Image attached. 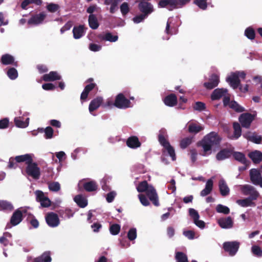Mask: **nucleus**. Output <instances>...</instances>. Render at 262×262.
Instances as JSON below:
<instances>
[{"label": "nucleus", "instance_id": "obj_1", "mask_svg": "<svg viewBox=\"0 0 262 262\" xmlns=\"http://www.w3.org/2000/svg\"><path fill=\"white\" fill-rule=\"evenodd\" d=\"M222 138L215 132H211L204 137L198 143V145L203 148V156H207L211 154L212 151L215 152L220 148Z\"/></svg>", "mask_w": 262, "mask_h": 262}, {"label": "nucleus", "instance_id": "obj_2", "mask_svg": "<svg viewBox=\"0 0 262 262\" xmlns=\"http://www.w3.org/2000/svg\"><path fill=\"white\" fill-rule=\"evenodd\" d=\"M139 192H145L150 201L156 206L160 205L158 194L155 188L151 185H149L146 181L140 182L137 187Z\"/></svg>", "mask_w": 262, "mask_h": 262}, {"label": "nucleus", "instance_id": "obj_3", "mask_svg": "<svg viewBox=\"0 0 262 262\" xmlns=\"http://www.w3.org/2000/svg\"><path fill=\"white\" fill-rule=\"evenodd\" d=\"M130 101L126 98L122 93L118 94L115 98L114 103L112 101H108L107 102L108 106L114 105L115 107L120 109H125L131 106Z\"/></svg>", "mask_w": 262, "mask_h": 262}, {"label": "nucleus", "instance_id": "obj_4", "mask_svg": "<svg viewBox=\"0 0 262 262\" xmlns=\"http://www.w3.org/2000/svg\"><path fill=\"white\" fill-rule=\"evenodd\" d=\"M25 171L28 176L31 177L35 180L39 179L40 176V168L36 162L33 161L27 165Z\"/></svg>", "mask_w": 262, "mask_h": 262}, {"label": "nucleus", "instance_id": "obj_5", "mask_svg": "<svg viewBox=\"0 0 262 262\" xmlns=\"http://www.w3.org/2000/svg\"><path fill=\"white\" fill-rule=\"evenodd\" d=\"M241 191L243 194L249 195L252 200H256L259 196V192L253 186L246 184L241 186Z\"/></svg>", "mask_w": 262, "mask_h": 262}, {"label": "nucleus", "instance_id": "obj_6", "mask_svg": "<svg viewBox=\"0 0 262 262\" xmlns=\"http://www.w3.org/2000/svg\"><path fill=\"white\" fill-rule=\"evenodd\" d=\"M78 187L79 190L81 191L83 189L87 192L95 191L98 188V185L95 181L85 182L84 179L79 181Z\"/></svg>", "mask_w": 262, "mask_h": 262}, {"label": "nucleus", "instance_id": "obj_7", "mask_svg": "<svg viewBox=\"0 0 262 262\" xmlns=\"http://www.w3.org/2000/svg\"><path fill=\"white\" fill-rule=\"evenodd\" d=\"M239 243L237 241L226 242L223 244V249L230 256L235 255L239 248Z\"/></svg>", "mask_w": 262, "mask_h": 262}, {"label": "nucleus", "instance_id": "obj_8", "mask_svg": "<svg viewBox=\"0 0 262 262\" xmlns=\"http://www.w3.org/2000/svg\"><path fill=\"white\" fill-rule=\"evenodd\" d=\"M255 119V115L249 113L242 114L238 118L242 127L249 128L251 124Z\"/></svg>", "mask_w": 262, "mask_h": 262}, {"label": "nucleus", "instance_id": "obj_9", "mask_svg": "<svg viewBox=\"0 0 262 262\" xmlns=\"http://www.w3.org/2000/svg\"><path fill=\"white\" fill-rule=\"evenodd\" d=\"M45 219L47 225L52 228L57 227L60 224L58 215L53 212L48 213L45 216Z\"/></svg>", "mask_w": 262, "mask_h": 262}, {"label": "nucleus", "instance_id": "obj_10", "mask_svg": "<svg viewBox=\"0 0 262 262\" xmlns=\"http://www.w3.org/2000/svg\"><path fill=\"white\" fill-rule=\"evenodd\" d=\"M27 212L26 209L22 211L20 209H16L12 214L10 223L12 226L18 225L23 220V213Z\"/></svg>", "mask_w": 262, "mask_h": 262}, {"label": "nucleus", "instance_id": "obj_11", "mask_svg": "<svg viewBox=\"0 0 262 262\" xmlns=\"http://www.w3.org/2000/svg\"><path fill=\"white\" fill-rule=\"evenodd\" d=\"M146 0H141L138 5L139 10L144 14L148 16L154 11V8L151 3Z\"/></svg>", "mask_w": 262, "mask_h": 262}, {"label": "nucleus", "instance_id": "obj_12", "mask_svg": "<svg viewBox=\"0 0 262 262\" xmlns=\"http://www.w3.org/2000/svg\"><path fill=\"white\" fill-rule=\"evenodd\" d=\"M220 82V77L216 74H212L209 78V81L204 83L203 86L207 90H212L216 87Z\"/></svg>", "mask_w": 262, "mask_h": 262}, {"label": "nucleus", "instance_id": "obj_13", "mask_svg": "<svg viewBox=\"0 0 262 262\" xmlns=\"http://www.w3.org/2000/svg\"><path fill=\"white\" fill-rule=\"evenodd\" d=\"M243 137L248 141L257 144H260L262 141V137L258 135L256 132H248L243 134Z\"/></svg>", "mask_w": 262, "mask_h": 262}, {"label": "nucleus", "instance_id": "obj_14", "mask_svg": "<svg viewBox=\"0 0 262 262\" xmlns=\"http://www.w3.org/2000/svg\"><path fill=\"white\" fill-rule=\"evenodd\" d=\"M250 178L251 182L255 185H258L260 181L262 180V177L260 171L255 168L251 169L250 170Z\"/></svg>", "mask_w": 262, "mask_h": 262}, {"label": "nucleus", "instance_id": "obj_15", "mask_svg": "<svg viewBox=\"0 0 262 262\" xmlns=\"http://www.w3.org/2000/svg\"><path fill=\"white\" fill-rule=\"evenodd\" d=\"M233 152V149L230 148H225L221 149L216 155V159L218 161H222L230 157Z\"/></svg>", "mask_w": 262, "mask_h": 262}, {"label": "nucleus", "instance_id": "obj_16", "mask_svg": "<svg viewBox=\"0 0 262 262\" xmlns=\"http://www.w3.org/2000/svg\"><path fill=\"white\" fill-rule=\"evenodd\" d=\"M219 226L224 229L231 228L233 226V221L230 216L220 218L217 220Z\"/></svg>", "mask_w": 262, "mask_h": 262}, {"label": "nucleus", "instance_id": "obj_17", "mask_svg": "<svg viewBox=\"0 0 262 262\" xmlns=\"http://www.w3.org/2000/svg\"><path fill=\"white\" fill-rule=\"evenodd\" d=\"M226 81L229 83L233 89H236L240 86L241 81L236 73H232L226 78Z\"/></svg>", "mask_w": 262, "mask_h": 262}, {"label": "nucleus", "instance_id": "obj_18", "mask_svg": "<svg viewBox=\"0 0 262 262\" xmlns=\"http://www.w3.org/2000/svg\"><path fill=\"white\" fill-rule=\"evenodd\" d=\"M1 62L4 65L13 64L15 67L18 66L17 61H15L14 57L9 54L3 55L1 58Z\"/></svg>", "mask_w": 262, "mask_h": 262}, {"label": "nucleus", "instance_id": "obj_19", "mask_svg": "<svg viewBox=\"0 0 262 262\" xmlns=\"http://www.w3.org/2000/svg\"><path fill=\"white\" fill-rule=\"evenodd\" d=\"M46 17V15L43 13L32 16L28 21L29 25H38L41 24Z\"/></svg>", "mask_w": 262, "mask_h": 262}, {"label": "nucleus", "instance_id": "obj_20", "mask_svg": "<svg viewBox=\"0 0 262 262\" xmlns=\"http://www.w3.org/2000/svg\"><path fill=\"white\" fill-rule=\"evenodd\" d=\"M164 104L169 107H173L177 105L178 99L174 94H170L166 96L163 99Z\"/></svg>", "mask_w": 262, "mask_h": 262}, {"label": "nucleus", "instance_id": "obj_21", "mask_svg": "<svg viewBox=\"0 0 262 262\" xmlns=\"http://www.w3.org/2000/svg\"><path fill=\"white\" fill-rule=\"evenodd\" d=\"M128 147L131 148H137L141 145V142L139 141L137 136H133L129 137L126 142Z\"/></svg>", "mask_w": 262, "mask_h": 262}, {"label": "nucleus", "instance_id": "obj_22", "mask_svg": "<svg viewBox=\"0 0 262 262\" xmlns=\"http://www.w3.org/2000/svg\"><path fill=\"white\" fill-rule=\"evenodd\" d=\"M228 92L226 89H216L212 93L211 95V99L212 100H217L221 98L224 96Z\"/></svg>", "mask_w": 262, "mask_h": 262}, {"label": "nucleus", "instance_id": "obj_23", "mask_svg": "<svg viewBox=\"0 0 262 262\" xmlns=\"http://www.w3.org/2000/svg\"><path fill=\"white\" fill-rule=\"evenodd\" d=\"M95 87H97V84L95 83H91L87 84L80 96V100L81 101H85L88 97L89 93L92 91Z\"/></svg>", "mask_w": 262, "mask_h": 262}, {"label": "nucleus", "instance_id": "obj_24", "mask_svg": "<svg viewBox=\"0 0 262 262\" xmlns=\"http://www.w3.org/2000/svg\"><path fill=\"white\" fill-rule=\"evenodd\" d=\"M42 80L45 81H54L60 80L61 77L56 71H51L49 74H44L42 76Z\"/></svg>", "mask_w": 262, "mask_h": 262}, {"label": "nucleus", "instance_id": "obj_25", "mask_svg": "<svg viewBox=\"0 0 262 262\" xmlns=\"http://www.w3.org/2000/svg\"><path fill=\"white\" fill-rule=\"evenodd\" d=\"M102 101L103 99L101 97H97L96 98L93 99L91 101L89 106L90 112L92 113L93 111L98 108L102 103Z\"/></svg>", "mask_w": 262, "mask_h": 262}, {"label": "nucleus", "instance_id": "obj_26", "mask_svg": "<svg viewBox=\"0 0 262 262\" xmlns=\"http://www.w3.org/2000/svg\"><path fill=\"white\" fill-rule=\"evenodd\" d=\"M219 187L221 194L223 196H226L229 194L230 189L224 179H221L219 182Z\"/></svg>", "mask_w": 262, "mask_h": 262}, {"label": "nucleus", "instance_id": "obj_27", "mask_svg": "<svg viewBox=\"0 0 262 262\" xmlns=\"http://www.w3.org/2000/svg\"><path fill=\"white\" fill-rule=\"evenodd\" d=\"M248 156L255 164L259 163L262 161V152L259 150H255L250 152Z\"/></svg>", "mask_w": 262, "mask_h": 262}, {"label": "nucleus", "instance_id": "obj_28", "mask_svg": "<svg viewBox=\"0 0 262 262\" xmlns=\"http://www.w3.org/2000/svg\"><path fill=\"white\" fill-rule=\"evenodd\" d=\"M15 161L17 163L25 162L27 165L31 162L33 161V157L32 154H25L23 155L17 156L15 157Z\"/></svg>", "mask_w": 262, "mask_h": 262}, {"label": "nucleus", "instance_id": "obj_29", "mask_svg": "<svg viewBox=\"0 0 262 262\" xmlns=\"http://www.w3.org/2000/svg\"><path fill=\"white\" fill-rule=\"evenodd\" d=\"M213 185V180L211 179L208 180L206 183L205 187L201 191L200 195L202 196H205L210 194L212 190Z\"/></svg>", "mask_w": 262, "mask_h": 262}, {"label": "nucleus", "instance_id": "obj_30", "mask_svg": "<svg viewBox=\"0 0 262 262\" xmlns=\"http://www.w3.org/2000/svg\"><path fill=\"white\" fill-rule=\"evenodd\" d=\"M52 258L50 251H45L40 256L35 258L33 262H51Z\"/></svg>", "mask_w": 262, "mask_h": 262}, {"label": "nucleus", "instance_id": "obj_31", "mask_svg": "<svg viewBox=\"0 0 262 262\" xmlns=\"http://www.w3.org/2000/svg\"><path fill=\"white\" fill-rule=\"evenodd\" d=\"M52 258L50 251H45L40 256L35 258L33 262H51Z\"/></svg>", "mask_w": 262, "mask_h": 262}, {"label": "nucleus", "instance_id": "obj_32", "mask_svg": "<svg viewBox=\"0 0 262 262\" xmlns=\"http://www.w3.org/2000/svg\"><path fill=\"white\" fill-rule=\"evenodd\" d=\"M74 200L80 208H84L88 205L86 199L81 194L76 195L74 198Z\"/></svg>", "mask_w": 262, "mask_h": 262}, {"label": "nucleus", "instance_id": "obj_33", "mask_svg": "<svg viewBox=\"0 0 262 262\" xmlns=\"http://www.w3.org/2000/svg\"><path fill=\"white\" fill-rule=\"evenodd\" d=\"M121 0H105L104 4L106 5H111L110 12L113 14L118 9V5Z\"/></svg>", "mask_w": 262, "mask_h": 262}, {"label": "nucleus", "instance_id": "obj_34", "mask_svg": "<svg viewBox=\"0 0 262 262\" xmlns=\"http://www.w3.org/2000/svg\"><path fill=\"white\" fill-rule=\"evenodd\" d=\"M14 123L15 125L20 128H25L29 125V118H27L26 121H23L22 117H16L14 118Z\"/></svg>", "mask_w": 262, "mask_h": 262}, {"label": "nucleus", "instance_id": "obj_35", "mask_svg": "<svg viewBox=\"0 0 262 262\" xmlns=\"http://www.w3.org/2000/svg\"><path fill=\"white\" fill-rule=\"evenodd\" d=\"M74 38L79 39L84 34V26L79 25L77 27H74L73 29Z\"/></svg>", "mask_w": 262, "mask_h": 262}, {"label": "nucleus", "instance_id": "obj_36", "mask_svg": "<svg viewBox=\"0 0 262 262\" xmlns=\"http://www.w3.org/2000/svg\"><path fill=\"white\" fill-rule=\"evenodd\" d=\"M88 21L90 27L93 30L97 29L99 26L98 19L94 14H90Z\"/></svg>", "mask_w": 262, "mask_h": 262}, {"label": "nucleus", "instance_id": "obj_37", "mask_svg": "<svg viewBox=\"0 0 262 262\" xmlns=\"http://www.w3.org/2000/svg\"><path fill=\"white\" fill-rule=\"evenodd\" d=\"M232 155H233L234 158L236 160L240 162L241 163L243 164H247V160L246 159L245 155L243 153L238 151H235L233 152Z\"/></svg>", "mask_w": 262, "mask_h": 262}, {"label": "nucleus", "instance_id": "obj_38", "mask_svg": "<svg viewBox=\"0 0 262 262\" xmlns=\"http://www.w3.org/2000/svg\"><path fill=\"white\" fill-rule=\"evenodd\" d=\"M165 134V131L164 130L161 129L160 130L159 134L158 135V141L163 146V147L170 144L169 141L164 136Z\"/></svg>", "mask_w": 262, "mask_h": 262}, {"label": "nucleus", "instance_id": "obj_39", "mask_svg": "<svg viewBox=\"0 0 262 262\" xmlns=\"http://www.w3.org/2000/svg\"><path fill=\"white\" fill-rule=\"evenodd\" d=\"M254 200L248 197L244 199L237 200L236 203L240 206L246 207L251 206L254 204V203L252 202Z\"/></svg>", "mask_w": 262, "mask_h": 262}, {"label": "nucleus", "instance_id": "obj_40", "mask_svg": "<svg viewBox=\"0 0 262 262\" xmlns=\"http://www.w3.org/2000/svg\"><path fill=\"white\" fill-rule=\"evenodd\" d=\"M204 127L195 123H190L188 126V132L190 133L197 134L202 130Z\"/></svg>", "mask_w": 262, "mask_h": 262}, {"label": "nucleus", "instance_id": "obj_41", "mask_svg": "<svg viewBox=\"0 0 262 262\" xmlns=\"http://www.w3.org/2000/svg\"><path fill=\"white\" fill-rule=\"evenodd\" d=\"M99 37L101 38L102 40L109 41L110 42H115L118 39V36L117 35H113L110 32L106 33L104 36H102V37L99 36Z\"/></svg>", "mask_w": 262, "mask_h": 262}, {"label": "nucleus", "instance_id": "obj_42", "mask_svg": "<svg viewBox=\"0 0 262 262\" xmlns=\"http://www.w3.org/2000/svg\"><path fill=\"white\" fill-rule=\"evenodd\" d=\"M233 127L234 129L233 135L234 137L237 139L242 134V129L240 124L238 122H234L233 124Z\"/></svg>", "mask_w": 262, "mask_h": 262}, {"label": "nucleus", "instance_id": "obj_43", "mask_svg": "<svg viewBox=\"0 0 262 262\" xmlns=\"http://www.w3.org/2000/svg\"><path fill=\"white\" fill-rule=\"evenodd\" d=\"M0 209L3 210L12 211L13 206L11 203L6 201H0Z\"/></svg>", "mask_w": 262, "mask_h": 262}, {"label": "nucleus", "instance_id": "obj_44", "mask_svg": "<svg viewBox=\"0 0 262 262\" xmlns=\"http://www.w3.org/2000/svg\"><path fill=\"white\" fill-rule=\"evenodd\" d=\"M192 142V137H186L182 139L180 143V146L182 149H185Z\"/></svg>", "mask_w": 262, "mask_h": 262}, {"label": "nucleus", "instance_id": "obj_45", "mask_svg": "<svg viewBox=\"0 0 262 262\" xmlns=\"http://www.w3.org/2000/svg\"><path fill=\"white\" fill-rule=\"evenodd\" d=\"M231 108L234 110L235 112L238 113L243 112L245 111V108L241 106L237 102L232 101L229 105Z\"/></svg>", "mask_w": 262, "mask_h": 262}, {"label": "nucleus", "instance_id": "obj_46", "mask_svg": "<svg viewBox=\"0 0 262 262\" xmlns=\"http://www.w3.org/2000/svg\"><path fill=\"white\" fill-rule=\"evenodd\" d=\"M175 258L177 262H188L187 255L182 252H176Z\"/></svg>", "mask_w": 262, "mask_h": 262}, {"label": "nucleus", "instance_id": "obj_47", "mask_svg": "<svg viewBox=\"0 0 262 262\" xmlns=\"http://www.w3.org/2000/svg\"><path fill=\"white\" fill-rule=\"evenodd\" d=\"M164 149L166 150L168 155L171 157L172 161L176 160V155L174 148L170 145L169 144L164 147Z\"/></svg>", "mask_w": 262, "mask_h": 262}, {"label": "nucleus", "instance_id": "obj_48", "mask_svg": "<svg viewBox=\"0 0 262 262\" xmlns=\"http://www.w3.org/2000/svg\"><path fill=\"white\" fill-rule=\"evenodd\" d=\"M41 131L45 132L44 137L47 139H51L53 136V129L51 126H48L46 128H41Z\"/></svg>", "mask_w": 262, "mask_h": 262}, {"label": "nucleus", "instance_id": "obj_49", "mask_svg": "<svg viewBox=\"0 0 262 262\" xmlns=\"http://www.w3.org/2000/svg\"><path fill=\"white\" fill-rule=\"evenodd\" d=\"M245 36L249 39L253 40L255 37V32L252 27L247 28L245 31Z\"/></svg>", "mask_w": 262, "mask_h": 262}, {"label": "nucleus", "instance_id": "obj_50", "mask_svg": "<svg viewBox=\"0 0 262 262\" xmlns=\"http://www.w3.org/2000/svg\"><path fill=\"white\" fill-rule=\"evenodd\" d=\"M216 211L218 213H223L224 214H228L230 213L229 208L222 204H219L216 207Z\"/></svg>", "mask_w": 262, "mask_h": 262}, {"label": "nucleus", "instance_id": "obj_51", "mask_svg": "<svg viewBox=\"0 0 262 262\" xmlns=\"http://www.w3.org/2000/svg\"><path fill=\"white\" fill-rule=\"evenodd\" d=\"M121 227L119 224H114L110 227V233L114 235H117L120 231Z\"/></svg>", "mask_w": 262, "mask_h": 262}, {"label": "nucleus", "instance_id": "obj_52", "mask_svg": "<svg viewBox=\"0 0 262 262\" xmlns=\"http://www.w3.org/2000/svg\"><path fill=\"white\" fill-rule=\"evenodd\" d=\"M7 75L10 79L14 80L17 77L18 73L14 68H11L7 71Z\"/></svg>", "mask_w": 262, "mask_h": 262}, {"label": "nucleus", "instance_id": "obj_53", "mask_svg": "<svg viewBox=\"0 0 262 262\" xmlns=\"http://www.w3.org/2000/svg\"><path fill=\"white\" fill-rule=\"evenodd\" d=\"M120 11L123 16H125L129 11V8L127 3L124 2L120 6Z\"/></svg>", "mask_w": 262, "mask_h": 262}, {"label": "nucleus", "instance_id": "obj_54", "mask_svg": "<svg viewBox=\"0 0 262 262\" xmlns=\"http://www.w3.org/2000/svg\"><path fill=\"white\" fill-rule=\"evenodd\" d=\"M207 0H194V3L200 9L206 10L207 7Z\"/></svg>", "mask_w": 262, "mask_h": 262}, {"label": "nucleus", "instance_id": "obj_55", "mask_svg": "<svg viewBox=\"0 0 262 262\" xmlns=\"http://www.w3.org/2000/svg\"><path fill=\"white\" fill-rule=\"evenodd\" d=\"M137 237V230L136 228H133L129 230L127 233V238L131 241L135 239Z\"/></svg>", "mask_w": 262, "mask_h": 262}, {"label": "nucleus", "instance_id": "obj_56", "mask_svg": "<svg viewBox=\"0 0 262 262\" xmlns=\"http://www.w3.org/2000/svg\"><path fill=\"white\" fill-rule=\"evenodd\" d=\"M251 251L254 255L257 257L262 256V250L259 246L256 245L253 246L251 248Z\"/></svg>", "mask_w": 262, "mask_h": 262}, {"label": "nucleus", "instance_id": "obj_57", "mask_svg": "<svg viewBox=\"0 0 262 262\" xmlns=\"http://www.w3.org/2000/svg\"><path fill=\"white\" fill-rule=\"evenodd\" d=\"M193 108L194 110L201 112L205 110L206 105L202 102L198 101L195 102L194 105L193 106Z\"/></svg>", "mask_w": 262, "mask_h": 262}, {"label": "nucleus", "instance_id": "obj_58", "mask_svg": "<svg viewBox=\"0 0 262 262\" xmlns=\"http://www.w3.org/2000/svg\"><path fill=\"white\" fill-rule=\"evenodd\" d=\"M59 8V6L58 4L50 3L47 6V9L50 12L54 13L56 12Z\"/></svg>", "mask_w": 262, "mask_h": 262}, {"label": "nucleus", "instance_id": "obj_59", "mask_svg": "<svg viewBox=\"0 0 262 262\" xmlns=\"http://www.w3.org/2000/svg\"><path fill=\"white\" fill-rule=\"evenodd\" d=\"M49 188L52 191H58L60 189V186L58 182H54L49 184Z\"/></svg>", "mask_w": 262, "mask_h": 262}, {"label": "nucleus", "instance_id": "obj_60", "mask_svg": "<svg viewBox=\"0 0 262 262\" xmlns=\"http://www.w3.org/2000/svg\"><path fill=\"white\" fill-rule=\"evenodd\" d=\"M138 198L139 199V200H140L141 203L143 206H147L150 204L148 200L147 199V198L144 194H139L138 195Z\"/></svg>", "mask_w": 262, "mask_h": 262}, {"label": "nucleus", "instance_id": "obj_61", "mask_svg": "<svg viewBox=\"0 0 262 262\" xmlns=\"http://www.w3.org/2000/svg\"><path fill=\"white\" fill-rule=\"evenodd\" d=\"M189 215L193 219V221L197 219H199L200 215L196 210L193 208L189 209Z\"/></svg>", "mask_w": 262, "mask_h": 262}, {"label": "nucleus", "instance_id": "obj_62", "mask_svg": "<svg viewBox=\"0 0 262 262\" xmlns=\"http://www.w3.org/2000/svg\"><path fill=\"white\" fill-rule=\"evenodd\" d=\"M167 6H169L170 8H168L169 10H172L174 9H176L178 8V1L177 0H167Z\"/></svg>", "mask_w": 262, "mask_h": 262}, {"label": "nucleus", "instance_id": "obj_63", "mask_svg": "<svg viewBox=\"0 0 262 262\" xmlns=\"http://www.w3.org/2000/svg\"><path fill=\"white\" fill-rule=\"evenodd\" d=\"M147 16L142 13L140 15H137L135 16L133 20L136 24H138L141 21H142Z\"/></svg>", "mask_w": 262, "mask_h": 262}, {"label": "nucleus", "instance_id": "obj_64", "mask_svg": "<svg viewBox=\"0 0 262 262\" xmlns=\"http://www.w3.org/2000/svg\"><path fill=\"white\" fill-rule=\"evenodd\" d=\"M42 88L46 91H53L56 88L54 84L51 83H46L42 85Z\"/></svg>", "mask_w": 262, "mask_h": 262}]
</instances>
